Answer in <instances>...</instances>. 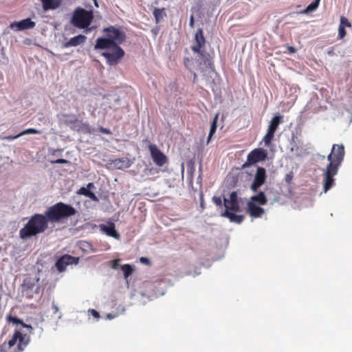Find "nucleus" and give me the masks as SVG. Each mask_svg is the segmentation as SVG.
<instances>
[{
	"label": "nucleus",
	"mask_w": 352,
	"mask_h": 352,
	"mask_svg": "<svg viewBox=\"0 0 352 352\" xmlns=\"http://www.w3.org/2000/svg\"><path fill=\"white\" fill-rule=\"evenodd\" d=\"M119 260H113L112 261V267L117 268L118 266Z\"/></svg>",
	"instance_id": "79ce46f5"
},
{
	"label": "nucleus",
	"mask_w": 352,
	"mask_h": 352,
	"mask_svg": "<svg viewBox=\"0 0 352 352\" xmlns=\"http://www.w3.org/2000/svg\"><path fill=\"white\" fill-rule=\"evenodd\" d=\"M90 190H88L87 188H85V187H82L80 188V190H79V193L80 195H83L86 197H87L89 195V194L90 193Z\"/></svg>",
	"instance_id": "f704fd0d"
},
{
	"label": "nucleus",
	"mask_w": 352,
	"mask_h": 352,
	"mask_svg": "<svg viewBox=\"0 0 352 352\" xmlns=\"http://www.w3.org/2000/svg\"><path fill=\"white\" fill-rule=\"evenodd\" d=\"M45 11L56 10L62 4V0H41Z\"/></svg>",
	"instance_id": "412c9836"
},
{
	"label": "nucleus",
	"mask_w": 352,
	"mask_h": 352,
	"mask_svg": "<svg viewBox=\"0 0 352 352\" xmlns=\"http://www.w3.org/2000/svg\"><path fill=\"white\" fill-rule=\"evenodd\" d=\"M222 216L228 218L230 221L237 223H241L244 219L243 215L236 214L232 212L228 211V210L222 213Z\"/></svg>",
	"instance_id": "5701e85b"
},
{
	"label": "nucleus",
	"mask_w": 352,
	"mask_h": 352,
	"mask_svg": "<svg viewBox=\"0 0 352 352\" xmlns=\"http://www.w3.org/2000/svg\"><path fill=\"white\" fill-rule=\"evenodd\" d=\"M113 165L118 169H124L131 166V163L127 157L116 159L113 160Z\"/></svg>",
	"instance_id": "393cba45"
},
{
	"label": "nucleus",
	"mask_w": 352,
	"mask_h": 352,
	"mask_svg": "<svg viewBox=\"0 0 352 352\" xmlns=\"http://www.w3.org/2000/svg\"><path fill=\"white\" fill-rule=\"evenodd\" d=\"M87 197L90 198L91 200L94 201H98V197L96 196V195L92 192L91 191L90 192V193L89 194V195L87 196Z\"/></svg>",
	"instance_id": "4c0bfd02"
},
{
	"label": "nucleus",
	"mask_w": 352,
	"mask_h": 352,
	"mask_svg": "<svg viewBox=\"0 0 352 352\" xmlns=\"http://www.w3.org/2000/svg\"><path fill=\"white\" fill-rule=\"evenodd\" d=\"M212 201L217 206H222V200L220 197H216V196L213 197Z\"/></svg>",
	"instance_id": "72a5a7b5"
},
{
	"label": "nucleus",
	"mask_w": 352,
	"mask_h": 352,
	"mask_svg": "<svg viewBox=\"0 0 352 352\" xmlns=\"http://www.w3.org/2000/svg\"><path fill=\"white\" fill-rule=\"evenodd\" d=\"M52 309L54 314H57L59 311L58 307L54 302L52 303Z\"/></svg>",
	"instance_id": "ea45409f"
},
{
	"label": "nucleus",
	"mask_w": 352,
	"mask_h": 352,
	"mask_svg": "<svg viewBox=\"0 0 352 352\" xmlns=\"http://www.w3.org/2000/svg\"><path fill=\"white\" fill-rule=\"evenodd\" d=\"M320 0H314L313 2H311L306 8L305 10H304V12L305 13H309V12H311L313 11H314L315 10L317 9V8L319 6V3H320Z\"/></svg>",
	"instance_id": "c85d7f7f"
},
{
	"label": "nucleus",
	"mask_w": 352,
	"mask_h": 352,
	"mask_svg": "<svg viewBox=\"0 0 352 352\" xmlns=\"http://www.w3.org/2000/svg\"><path fill=\"white\" fill-rule=\"evenodd\" d=\"M218 119H219V113H217L214 116L213 120L210 125V132H209V135H208V140H207V144H208L210 142L212 135H214V133H215V131L217 130Z\"/></svg>",
	"instance_id": "cd10ccee"
},
{
	"label": "nucleus",
	"mask_w": 352,
	"mask_h": 352,
	"mask_svg": "<svg viewBox=\"0 0 352 352\" xmlns=\"http://www.w3.org/2000/svg\"><path fill=\"white\" fill-rule=\"evenodd\" d=\"M21 287L23 296L28 299H32L36 295H41L43 291L38 277L25 278Z\"/></svg>",
	"instance_id": "423d86ee"
},
{
	"label": "nucleus",
	"mask_w": 352,
	"mask_h": 352,
	"mask_svg": "<svg viewBox=\"0 0 352 352\" xmlns=\"http://www.w3.org/2000/svg\"><path fill=\"white\" fill-rule=\"evenodd\" d=\"M260 206L265 205L267 203V199L264 192L260 191L256 195L250 198V201Z\"/></svg>",
	"instance_id": "4be33fe9"
},
{
	"label": "nucleus",
	"mask_w": 352,
	"mask_h": 352,
	"mask_svg": "<svg viewBox=\"0 0 352 352\" xmlns=\"http://www.w3.org/2000/svg\"><path fill=\"white\" fill-rule=\"evenodd\" d=\"M287 48L290 53H295L296 52V50L294 47L287 46Z\"/></svg>",
	"instance_id": "a19ab883"
},
{
	"label": "nucleus",
	"mask_w": 352,
	"mask_h": 352,
	"mask_svg": "<svg viewBox=\"0 0 352 352\" xmlns=\"http://www.w3.org/2000/svg\"><path fill=\"white\" fill-rule=\"evenodd\" d=\"M148 150L153 162L158 166H163L168 162V158L155 144H149Z\"/></svg>",
	"instance_id": "9b49d317"
},
{
	"label": "nucleus",
	"mask_w": 352,
	"mask_h": 352,
	"mask_svg": "<svg viewBox=\"0 0 352 352\" xmlns=\"http://www.w3.org/2000/svg\"><path fill=\"white\" fill-rule=\"evenodd\" d=\"M7 320L9 322H11L14 324H21L23 328L28 329L30 333H31L33 330V328L31 325L24 323L22 320L16 316L9 315L7 316Z\"/></svg>",
	"instance_id": "a878e982"
},
{
	"label": "nucleus",
	"mask_w": 352,
	"mask_h": 352,
	"mask_svg": "<svg viewBox=\"0 0 352 352\" xmlns=\"http://www.w3.org/2000/svg\"><path fill=\"white\" fill-rule=\"evenodd\" d=\"M346 35V32L345 30V28L339 26L338 27V38L343 39Z\"/></svg>",
	"instance_id": "2f4dec72"
},
{
	"label": "nucleus",
	"mask_w": 352,
	"mask_h": 352,
	"mask_svg": "<svg viewBox=\"0 0 352 352\" xmlns=\"http://www.w3.org/2000/svg\"><path fill=\"white\" fill-rule=\"evenodd\" d=\"M189 25L191 28L194 27V16H193V15L190 16Z\"/></svg>",
	"instance_id": "37998d69"
},
{
	"label": "nucleus",
	"mask_w": 352,
	"mask_h": 352,
	"mask_svg": "<svg viewBox=\"0 0 352 352\" xmlns=\"http://www.w3.org/2000/svg\"><path fill=\"white\" fill-rule=\"evenodd\" d=\"M103 32L105 33L106 37L113 41L114 45H119L126 40L125 33L114 26L104 28Z\"/></svg>",
	"instance_id": "1a4fd4ad"
},
{
	"label": "nucleus",
	"mask_w": 352,
	"mask_h": 352,
	"mask_svg": "<svg viewBox=\"0 0 352 352\" xmlns=\"http://www.w3.org/2000/svg\"><path fill=\"white\" fill-rule=\"evenodd\" d=\"M292 176L290 175H286V177H285V181L287 182V183H289L290 181L292 180Z\"/></svg>",
	"instance_id": "c03bdc74"
},
{
	"label": "nucleus",
	"mask_w": 352,
	"mask_h": 352,
	"mask_svg": "<svg viewBox=\"0 0 352 352\" xmlns=\"http://www.w3.org/2000/svg\"><path fill=\"white\" fill-rule=\"evenodd\" d=\"M79 262L78 257H74L69 254H65L58 259L55 265L59 272H63L66 267L72 264H78Z\"/></svg>",
	"instance_id": "4468645a"
},
{
	"label": "nucleus",
	"mask_w": 352,
	"mask_h": 352,
	"mask_svg": "<svg viewBox=\"0 0 352 352\" xmlns=\"http://www.w3.org/2000/svg\"><path fill=\"white\" fill-rule=\"evenodd\" d=\"M63 149H56V150H54L53 152H52V154L54 155L56 152L58 151H62Z\"/></svg>",
	"instance_id": "49530a36"
},
{
	"label": "nucleus",
	"mask_w": 352,
	"mask_h": 352,
	"mask_svg": "<svg viewBox=\"0 0 352 352\" xmlns=\"http://www.w3.org/2000/svg\"><path fill=\"white\" fill-rule=\"evenodd\" d=\"M247 212L252 217L260 218L264 214L265 210L255 203L249 201L247 204Z\"/></svg>",
	"instance_id": "dca6fc26"
},
{
	"label": "nucleus",
	"mask_w": 352,
	"mask_h": 352,
	"mask_svg": "<svg viewBox=\"0 0 352 352\" xmlns=\"http://www.w3.org/2000/svg\"><path fill=\"white\" fill-rule=\"evenodd\" d=\"M339 26L343 27V28H351V23L349 22L348 19L345 16H341L340 17V23Z\"/></svg>",
	"instance_id": "7c9ffc66"
},
{
	"label": "nucleus",
	"mask_w": 352,
	"mask_h": 352,
	"mask_svg": "<svg viewBox=\"0 0 352 352\" xmlns=\"http://www.w3.org/2000/svg\"><path fill=\"white\" fill-rule=\"evenodd\" d=\"M109 318H111V316L108 315Z\"/></svg>",
	"instance_id": "09e8293b"
},
{
	"label": "nucleus",
	"mask_w": 352,
	"mask_h": 352,
	"mask_svg": "<svg viewBox=\"0 0 352 352\" xmlns=\"http://www.w3.org/2000/svg\"><path fill=\"white\" fill-rule=\"evenodd\" d=\"M267 179L266 170L263 167H258L254 175L253 182L250 186L252 192H258V188L263 186Z\"/></svg>",
	"instance_id": "ddd939ff"
},
{
	"label": "nucleus",
	"mask_w": 352,
	"mask_h": 352,
	"mask_svg": "<svg viewBox=\"0 0 352 352\" xmlns=\"http://www.w3.org/2000/svg\"><path fill=\"white\" fill-rule=\"evenodd\" d=\"M112 53L104 52L101 54L106 59L107 63L111 65H116L124 56V51L118 45L112 48Z\"/></svg>",
	"instance_id": "f8f14e48"
},
{
	"label": "nucleus",
	"mask_w": 352,
	"mask_h": 352,
	"mask_svg": "<svg viewBox=\"0 0 352 352\" xmlns=\"http://www.w3.org/2000/svg\"><path fill=\"white\" fill-rule=\"evenodd\" d=\"M50 162L52 164H69V162L68 160H65V159H58V160H50Z\"/></svg>",
	"instance_id": "473e14b6"
},
{
	"label": "nucleus",
	"mask_w": 352,
	"mask_h": 352,
	"mask_svg": "<svg viewBox=\"0 0 352 352\" xmlns=\"http://www.w3.org/2000/svg\"><path fill=\"white\" fill-rule=\"evenodd\" d=\"M45 213L50 222L56 223L76 214V210L69 204L58 202L49 207Z\"/></svg>",
	"instance_id": "39448f33"
},
{
	"label": "nucleus",
	"mask_w": 352,
	"mask_h": 352,
	"mask_svg": "<svg viewBox=\"0 0 352 352\" xmlns=\"http://www.w3.org/2000/svg\"><path fill=\"white\" fill-rule=\"evenodd\" d=\"M195 42V44L191 47V50L198 54L199 59H193L188 57L184 58L185 67L193 73V82H196L197 77L195 71L203 73L212 69V65L210 55L202 50L205 47L206 41L201 28H199L196 31Z\"/></svg>",
	"instance_id": "f257e3e1"
},
{
	"label": "nucleus",
	"mask_w": 352,
	"mask_h": 352,
	"mask_svg": "<svg viewBox=\"0 0 352 352\" xmlns=\"http://www.w3.org/2000/svg\"><path fill=\"white\" fill-rule=\"evenodd\" d=\"M100 230L105 233L107 235L113 237L114 239H119L120 237V234L116 231L115 224L113 222H109L107 225H100Z\"/></svg>",
	"instance_id": "f3484780"
},
{
	"label": "nucleus",
	"mask_w": 352,
	"mask_h": 352,
	"mask_svg": "<svg viewBox=\"0 0 352 352\" xmlns=\"http://www.w3.org/2000/svg\"><path fill=\"white\" fill-rule=\"evenodd\" d=\"M100 131L102 132V133H104V134H107V135H109L111 134V131L109 129H107V128H104L102 126H101L100 129H99Z\"/></svg>",
	"instance_id": "e433bc0d"
},
{
	"label": "nucleus",
	"mask_w": 352,
	"mask_h": 352,
	"mask_svg": "<svg viewBox=\"0 0 352 352\" xmlns=\"http://www.w3.org/2000/svg\"><path fill=\"white\" fill-rule=\"evenodd\" d=\"M283 122V116H276L271 120L267 133L263 138L265 145L269 146L274 137V133L278 129V125Z\"/></svg>",
	"instance_id": "9d476101"
},
{
	"label": "nucleus",
	"mask_w": 352,
	"mask_h": 352,
	"mask_svg": "<svg viewBox=\"0 0 352 352\" xmlns=\"http://www.w3.org/2000/svg\"><path fill=\"white\" fill-rule=\"evenodd\" d=\"M35 25V23L28 18L19 22L15 21L12 23L10 25V28L13 29L16 27L19 30H23L33 28H34Z\"/></svg>",
	"instance_id": "a211bd4d"
},
{
	"label": "nucleus",
	"mask_w": 352,
	"mask_h": 352,
	"mask_svg": "<svg viewBox=\"0 0 352 352\" xmlns=\"http://www.w3.org/2000/svg\"><path fill=\"white\" fill-rule=\"evenodd\" d=\"M140 261L141 263H144L146 265H150L151 263L150 260L146 257H141L140 258Z\"/></svg>",
	"instance_id": "58836bf2"
},
{
	"label": "nucleus",
	"mask_w": 352,
	"mask_h": 352,
	"mask_svg": "<svg viewBox=\"0 0 352 352\" xmlns=\"http://www.w3.org/2000/svg\"><path fill=\"white\" fill-rule=\"evenodd\" d=\"M153 170V168H151V169L149 170V171H150V172H152Z\"/></svg>",
	"instance_id": "de8ad7c7"
},
{
	"label": "nucleus",
	"mask_w": 352,
	"mask_h": 352,
	"mask_svg": "<svg viewBox=\"0 0 352 352\" xmlns=\"http://www.w3.org/2000/svg\"><path fill=\"white\" fill-rule=\"evenodd\" d=\"M113 46H116L113 43V41L110 40L107 37H100L98 38L96 44L94 45L95 50H105V49H111Z\"/></svg>",
	"instance_id": "6ab92c4d"
},
{
	"label": "nucleus",
	"mask_w": 352,
	"mask_h": 352,
	"mask_svg": "<svg viewBox=\"0 0 352 352\" xmlns=\"http://www.w3.org/2000/svg\"><path fill=\"white\" fill-rule=\"evenodd\" d=\"M87 40V37L85 35L79 34L74 37L71 38L68 41L63 43V47L68 48L70 47H76L81 44H83Z\"/></svg>",
	"instance_id": "aec40b11"
},
{
	"label": "nucleus",
	"mask_w": 352,
	"mask_h": 352,
	"mask_svg": "<svg viewBox=\"0 0 352 352\" xmlns=\"http://www.w3.org/2000/svg\"><path fill=\"white\" fill-rule=\"evenodd\" d=\"M94 188V183H89L87 186V188L89 190V189H91V188Z\"/></svg>",
	"instance_id": "a18cd8bd"
},
{
	"label": "nucleus",
	"mask_w": 352,
	"mask_h": 352,
	"mask_svg": "<svg viewBox=\"0 0 352 352\" xmlns=\"http://www.w3.org/2000/svg\"><path fill=\"white\" fill-rule=\"evenodd\" d=\"M267 157V151L261 148H254L247 157V161L242 165L241 168L244 169L252 164L265 160Z\"/></svg>",
	"instance_id": "6e6552de"
},
{
	"label": "nucleus",
	"mask_w": 352,
	"mask_h": 352,
	"mask_svg": "<svg viewBox=\"0 0 352 352\" xmlns=\"http://www.w3.org/2000/svg\"><path fill=\"white\" fill-rule=\"evenodd\" d=\"M89 311V312L91 314V315L92 316H94V318H97V319L100 318V314H99V313H98L96 310H95V309H89V311Z\"/></svg>",
	"instance_id": "c9c22d12"
},
{
	"label": "nucleus",
	"mask_w": 352,
	"mask_h": 352,
	"mask_svg": "<svg viewBox=\"0 0 352 352\" xmlns=\"http://www.w3.org/2000/svg\"><path fill=\"white\" fill-rule=\"evenodd\" d=\"M344 147L342 144H333L331 151L327 157L329 162L323 173V191L326 193L333 185V177L337 175L338 169L344 160Z\"/></svg>",
	"instance_id": "f03ea898"
},
{
	"label": "nucleus",
	"mask_w": 352,
	"mask_h": 352,
	"mask_svg": "<svg viewBox=\"0 0 352 352\" xmlns=\"http://www.w3.org/2000/svg\"><path fill=\"white\" fill-rule=\"evenodd\" d=\"M94 19L91 10H87L82 8H76L72 13L70 23L78 29H84V32L87 34L96 29L95 26L90 27Z\"/></svg>",
	"instance_id": "20e7f679"
},
{
	"label": "nucleus",
	"mask_w": 352,
	"mask_h": 352,
	"mask_svg": "<svg viewBox=\"0 0 352 352\" xmlns=\"http://www.w3.org/2000/svg\"><path fill=\"white\" fill-rule=\"evenodd\" d=\"M42 133L41 131L40 130H37L36 129H33V128H29V129H25L23 131H22L21 133H19V134L16 135H9V136H7L6 137V140H13L14 139H16L22 135H28V134H41Z\"/></svg>",
	"instance_id": "b1692460"
},
{
	"label": "nucleus",
	"mask_w": 352,
	"mask_h": 352,
	"mask_svg": "<svg viewBox=\"0 0 352 352\" xmlns=\"http://www.w3.org/2000/svg\"><path fill=\"white\" fill-rule=\"evenodd\" d=\"M155 17V23H159L166 16L165 8H155L153 12Z\"/></svg>",
	"instance_id": "bb28decb"
},
{
	"label": "nucleus",
	"mask_w": 352,
	"mask_h": 352,
	"mask_svg": "<svg viewBox=\"0 0 352 352\" xmlns=\"http://www.w3.org/2000/svg\"><path fill=\"white\" fill-rule=\"evenodd\" d=\"M122 272H124V278H128L133 272V269L129 264H124L121 267Z\"/></svg>",
	"instance_id": "c756f323"
},
{
	"label": "nucleus",
	"mask_w": 352,
	"mask_h": 352,
	"mask_svg": "<svg viewBox=\"0 0 352 352\" xmlns=\"http://www.w3.org/2000/svg\"><path fill=\"white\" fill-rule=\"evenodd\" d=\"M49 220L45 214H34L27 223L19 230V237L23 239H30L43 233L48 227Z\"/></svg>",
	"instance_id": "7ed1b4c3"
},
{
	"label": "nucleus",
	"mask_w": 352,
	"mask_h": 352,
	"mask_svg": "<svg viewBox=\"0 0 352 352\" xmlns=\"http://www.w3.org/2000/svg\"><path fill=\"white\" fill-rule=\"evenodd\" d=\"M30 342V337L27 333H23L21 329H15L11 339L8 341L10 347L17 344L16 349L21 352L25 350Z\"/></svg>",
	"instance_id": "0eeeda50"
},
{
	"label": "nucleus",
	"mask_w": 352,
	"mask_h": 352,
	"mask_svg": "<svg viewBox=\"0 0 352 352\" xmlns=\"http://www.w3.org/2000/svg\"><path fill=\"white\" fill-rule=\"evenodd\" d=\"M223 205L228 211L239 212L240 210V206L236 192H232L229 199H224Z\"/></svg>",
	"instance_id": "2eb2a0df"
}]
</instances>
